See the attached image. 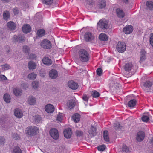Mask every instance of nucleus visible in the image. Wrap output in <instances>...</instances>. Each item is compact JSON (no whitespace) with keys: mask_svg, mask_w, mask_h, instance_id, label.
Returning <instances> with one entry per match:
<instances>
[{"mask_svg":"<svg viewBox=\"0 0 153 153\" xmlns=\"http://www.w3.org/2000/svg\"><path fill=\"white\" fill-rule=\"evenodd\" d=\"M78 53L79 60L81 62H86L89 60L90 55L88 52L85 49H80Z\"/></svg>","mask_w":153,"mask_h":153,"instance_id":"obj_1","label":"nucleus"},{"mask_svg":"<svg viewBox=\"0 0 153 153\" xmlns=\"http://www.w3.org/2000/svg\"><path fill=\"white\" fill-rule=\"evenodd\" d=\"M140 85L141 87L144 91L149 92L152 89L153 82L147 80L141 82Z\"/></svg>","mask_w":153,"mask_h":153,"instance_id":"obj_2","label":"nucleus"},{"mask_svg":"<svg viewBox=\"0 0 153 153\" xmlns=\"http://www.w3.org/2000/svg\"><path fill=\"white\" fill-rule=\"evenodd\" d=\"M27 131L28 134L31 136L36 135L39 131V129L37 127L33 126L29 127Z\"/></svg>","mask_w":153,"mask_h":153,"instance_id":"obj_3","label":"nucleus"},{"mask_svg":"<svg viewBox=\"0 0 153 153\" xmlns=\"http://www.w3.org/2000/svg\"><path fill=\"white\" fill-rule=\"evenodd\" d=\"M116 48L118 52L123 53L126 50V45L124 42L119 41L116 46Z\"/></svg>","mask_w":153,"mask_h":153,"instance_id":"obj_4","label":"nucleus"},{"mask_svg":"<svg viewBox=\"0 0 153 153\" xmlns=\"http://www.w3.org/2000/svg\"><path fill=\"white\" fill-rule=\"evenodd\" d=\"M40 45L42 48L45 49H49L52 47L51 42L47 39L43 40Z\"/></svg>","mask_w":153,"mask_h":153,"instance_id":"obj_5","label":"nucleus"},{"mask_svg":"<svg viewBox=\"0 0 153 153\" xmlns=\"http://www.w3.org/2000/svg\"><path fill=\"white\" fill-rule=\"evenodd\" d=\"M108 22L104 19L100 20L97 23L98 26L102 29H107L108 27Z\"/></svg>","mask_w":153,"mask_h":153,"instance_id":"obj_6","label":"nucleus"},{"mask_svg":"<svg viewBox=\"0 0 153 153\" xmlns=\"http://www.w3.org/2000/svg\"><path fill=\"white\" fill-rule=\"evenodd\" d=\"M94 36L90 32H87L85 34V40L87 42H90L94 40Z\"/></svg>","mask_w":153,"mask_h":153,"instance_id":"obj_7","label":"nucleus"},{"mask_svg":"<svg viewBox=\"0 0 153 153\" xmlns=\"http://www.w3.org/2000/svg\"><path fill=\"white\" fill-rule=\"evenodd\" d=\"M25 37L24 35H20L17 36L14 35L13 37V41L14 42H23L25 40Z\"/></svg>","mask_w":153,"mask_h":153,"instance_id":"obj_8","label":"nucleus"},{"mask_svg":"<svg viewBox=\"0 0 153 153\" xmlns=\"http://www.w3.org/2000/svg\"><path fill=\"white\" fill-rule=\"evenodd\" d=\"M51 136L55 139H57L59 137L58 130L55 128L51 129L50 131Z\"/></svg>","mask_w":153,"mask_h":153,"instance_id":"obj_9","label":"nucleus"},{"mask_svg":"<svg viewBox=\"0 0 153 153\" xmlns=\"http://www.w3.org/2000/svg\"><path fill=\"white\" fill-rule=\"evenodd\" d=\"M68 85L69 88L73 90H76L78 88V84L72 80L68 82Z\"/></svg>","mask_w":153,"mask_h":153,"instance_id":"obj_10","label":"nucleus"},{"mask_svg":"<svg viewBox=\"0 0 153 153\" xmlns=\"http://www.w3.org/2000/svg\"><path fill=\"white\" fill-rule=\"evenodd\" d=\"M71 129L70 128L65 129L64 131V137L67 138H70L71 137L72 134Z\"/></svg>","mask_w":153,"mask_h":153,"instance_id":"obj_11","label":"nucleus"},{"mask_svg":"<svg viewBox=\"0 0 153 153\" xmlns=\"http://www.w3.org/2000/svg\"><path fill=\"white\" fill-rule=\"evenodd\" d=\"M145 137V134L143 131L138 132L136 137V139L138 142H141L144 139Z\"/></svg>","mask_w":153,"mask_h":153,"instance_id":"obj_12","label":"nucleus"},{"mask_svg":"<svg viewBox=\"0 0 153 153\" xmlns=\"http://www.w3.org/2000/svg\"><path fill=\"white\" fill-rule=\"evenodd\" d=\"M45 109L47 112L51 113L54 112V108L53 105L51 104H48L45 106Z\"/></svg>","mask_w":153,"mask_h":153,"instance_id":"obj_13","label":"nucleus"},{"mask_svg":"<svg viewBox=\"0 0 153 153\" xmlns=\"http://www.w3.org/2000/svg\"><path fill=\"white\" fill-rule=\"evenodd\" d=\"M133 30V27L131 25H128L125 27L123 30V32L126 34L131 33Z\"/></svg>","mask_w":153,"mask_h":153,"instance_id":"obj_14","label":"nucleus"},{"mask_svg":"<svg viewBox=\"0 0 153 153\" xmlns=\"http://www.w3.org/2000/svg\"><path fill=\"white\" fill-rule=\"evenodd\" d=\"M49 75L51 79H55L58 76V72L56 70L52 69L49 71Z\"/></svg>","mask_w":153,"mask_h":153,"instance_id":"obj_15","label":"nucleus"},{"mask_svg":"<svg viewBox=\"0 0 153 153\" xmlns=\"http://www.w3.org/2000/svg\"><path fill=\"white\" fill-rule=\"evenodd\" d=\"M31 28L28 24H25L23 26L22 30L23 32L25 33H27L31 31Z\"/></svg>","mask_w":153,"mask_h":153,"instance_id":"obj_16","label":"nucleus"},{"mask_svg":"<svg viewBox=\"0 0 153 153\" xmlns=\"http://www.w3.org/2000/svg\"><path fill=\"white\" fill-rule=\"evenodd\" d=\"M116 13L117 16L120 18H123L125 13L123 10L120 8H117L116 10Z\"/></svg>","mask_w":153,"mask_h":153,"instance_id":"obj_17","label":"nucleus"},{"mask_svg":"<svg viewBox=\"0 0 153 153\" xmlns=\"http://www.w3.org/2000/svg\"><path fill=\"white\" fill-rule=\"evenodd\" d=\"M7 28L11 30H15L16 27V24L12 21L8 22L7 23Z\"/></svg>","mask_w":153,"mask_h":153,"instance_id":"obj_18","label":"nucleus"},{"mask_svg":"<svg viewBox=\"0 0 153 153\" xmlns=\"http://www.w3.org/2000/svg\"><path fill=\"white\" fill-rule=\"evenodd\" d=\"M96 128L93 126H92L88 131V133L90 136H94L96 134Z\"/></svg>","mask_w":153,"mask_h":153,"instance_id":"obj_19","label":"nucleus"},{"mask_svg":"<svg viewBox=\"0 0 153 153\" xmlns=\"http://www.w3.org/2000/svg\"><path fill=\"white\" fill-rule=\"evenodd\" d=\"M14 114L16 117L19 118H21L23 116L22 111L20 109L18 108L16 109L15 110Z\"/></svg>","mask_w":153,"mask_h":153,"instance_id":"obj_20","label":"nucleus"},{"mask_svg":"<svg viewBox=\"0 0 153 153\" xmlns=\"http://www.w3.org/2000/svg\"><path fill=\"white\" fill-rule=\"evenodd\" d=\"M42 62L44 64L47 65H50L52 64V61L48 57H45L42 59Z\"/></svg>","mask_w":153,"mask_h":153,"instance_id":"obj_21","label":"nucleus"},{"mask_svg":"<svg viewBox=\"0 0 153 153\" xmlns=\"http://www.w3.org/2000/svg\"><path fill=\"white\" fill-rule=\"evenodd\" d=\"M72 118L75 122L77 123L80 120V116L79 114L76 113L74 114Z\"/></svg>","mask_w":153,"mask_h":153,"instance_id":"obj_22","label":"nucleus"},{"mask_svg":"<svg viewBox=\"0 0 153 153\" xmlns=\"http://www.w3.org/2000/svg\"><path fill=\"white\" fill-rule=\"evenodd\" d=\"M146 52L144 50L142 49L141 50V56L140 57V63H141L142 62L144 61L146 59Z\"/></svg>","mask_w":153,"mask_h":153,"instance_id":"obj_23","label":"nucleus"},{"mask_svg":"<svg viewBox=\"0 0 153 153\" xmlns=\"http://www.w3.org/2000/svg\"><path fill=\"white\" fill-rule=\"evenodd\" d=\"M137 101L135 99H133L131 100L128 103V106L131 108H133L136 104Z\"/></svg>","mask_w":153,"mask_h":153,"instance_id":"obj_24","label":"nucleus"},{"mask_svg":"<svg viewBox=\"0 0 153 153\" xmlns=\"http://www.w3.org/2000/svg\"><path fill=\"white\" fill-rule=\"evenodd\" d=\"M106 5V1L105 0H100L98 4L99 7L100 9L105 8Z\"/></svg>","mask_w":153,"mask_h":153,"instance_id":"obj_25","label":"nucleus"},{"mask_svg":"<svg viewBox=\"0 0 153 153\" xmlns=\"http://www.w3.org/2000/svg\"><path fill=\"white\" fill-rule=\"evenodd\" d=\"M28 68L30 70L35 69L36 67V64L33 61H30L28 62Z\"/></svg>","mask_w":153,"mask_h":153,"instance_id":"obj_26","label":"nucleus"},{"mask_svg":"<svg viewBox=\"0 0 153 153\" xmlns=\"http://www.w3.org/2000/svg\"><path fill=\"white\" fill-rule=\"evenodd\" d=\"M132 65L131 63L126 64L124 66V69L125 71H129L131 70Z\"/></svg>","mask_w":153,"mask_h":153,"instance_id":"obj_27","label":"nucleus"},{"mask_svg":"<svg viewBox=\"0 0 153 153\" xmlns=\"http://www.w3.org/2000/svg\"><path fill=\"white\" fill-rule=\"evenodd\" d=\"M99 38L100 40L103 41H106L108 39L107 36L104 33L100 34L99 36Z\"/></svg>","mask_w":153,"mask_h":153,"instance_id":"obj_28","label":"nucleus"},{"mask_svg":"<svg viewBox=\"0 0 153 153\" xmlns=\"http://www.w3.org/2000/svg\"><path fill=\"white\" fill-rule=\"evenodd\" d=\"M147 9L150 10H153V2L149 1L146 3Z\"/></svg>","mask_w":153,"mask_h":153,"instance_id":"obj_29","label":"nucleus"},{"mask_svg":"<svg viewBox=\"0 0 153 153\" xmlns=\"http://www.w3.org/2000/svg\"><path fill=\"white\" fill-rule=\"evenodd\" d=\"M28 102L30 105H33L36 102L35 98L33 96L30 97L28 98Z\"/></svg>","mask_w":153,"mask_h":153,"instance_id":"obj_30","label":"nucleus"},{"mask_svg":"<svg viewBox=\"0 0 153 153\" xmlns=\"http://www.w3.org/2000/svg\"><path fill=\"white\" fill-rule=\"evenodd\" d=\"M103 137L105 141L107 142L109 141L108 133L107 131H104L103 132Z\"/></svg>","mask_w":153,"mask_h":153,"instance_id":"obj_31","label":"nucleus"},{"mask_svg":"<svg viewBox=\"0 0 153 153\" xmlns=\"http://www.w3.org/2000/svg\"><path fill=\"white\" fill-rule=\"evenodd\" d=\"M13 93L15 95L18 96L21 94L22 90L18 88H15L13 90Z\"/></svg>","mask_w":153,"mask_h":153,"instance_id":"obj_32","label":"nucleus"},{"mask_svg":"<svg viewBox=\"0 0 153 153\" xmlns=\"http://www.w3.org/2000/svg\"><path fill=\"white\" fill-rule=\"evenodd\" d=\"M37 33L38 36L42 37L45 34V31L44 30L40 29L37 31Z\"/></svg>","mask_w":153,"mask_h":153,"instance_id":"obj_33","label":"nucleus"},{"mask_svg":"<svg viewBox=\"0 0 153 153\" xmlns=\"http://www.w3.org/2000/svg\"><path fill=\"white\" fill-rule=\"evenodd\" d=\"M4 100L7 103H9L10 102V96L7 94H4L3 97Z\"/></svg>","mask_w":153,"mask_h":153,"instance_id":"obj_34","label":"nucleus"},{"mask_svg":"<svg viewBox=\"0 0 153 153\" xmlns=\"http://www.w3.org/2000/svg\"><path fill=\"white\" fill-rule=\"evenodd\" d=\"M75 105V102L74 100H70L69 101V104H68L67 106L70 109L73 108Z\"/></svg>","mask_w":153,"mask_h":153,"instance_id":"obj_35","label":"nucleus"},{"mask_svg":"<svg viewBox=\"0 0 153 153\" xmlns=\"http://www.w3.org/2000/svg\"><path fill=\"white\" fill-rule=\"evenodd\" d=\"M3 18L4 19L7 20L10 17L9 12L7 11H5L3 14Z\"/></svg>","mask_w":153,"mask_h":153,"instance_id":"obj_36","label":"nucleus"},{"mask_svg":"<svg viewBox=\"0 0 153 153\" xmlns=\"http://www.w3.org/2000/svg\"><path fill=\"white\" fill-rule=\"evenodd\" d=\"M32 119L35 123H37L41 120V118L39 115H37L33 116Z\"/></svg>","mask_w":153,"mask_h":153,"instance_id":"obj_37","label":"nucleus"},{"mask_svg":"<svg viewBox=\"0 0 153 153\" xmlns=\"http://www.w3.org/2000/svg\"><path fill=\"white\" fill-rule=\"evenodd\" d=\"M22 151L20 148L17 146L15 147L13 149V153H22Z\"/></svg>","mask_w":153,"mask_h":153,"instance_id":"obj_38","label":"nucleus"},{"mask_svg":"<svg viewBox=\"0 0 153 153\" xmlns=\"http://www.w3.org/2000/svg\"><path fill=\"white\" fill-rule=\"evenodd\" d=\"M37 74L34 73H31L28 75V78L30 79H34L36 77Z\"/></svg>","mask_w":153,"mask_h":153,"instance_id":"obj_39","label":"nucleus"},{"mask_svg":"<svg viewBox=\"0 0 153 153\" xmlns=\"http://www.w3.org/2000/svg\"><path fill=\"white\" fill-rule=\"evenodd\" d=\"M114 126L116 130H119L120 129V127H121L119 123L118 122H116L114 124Z\"/></svg>","mask_w":153,"mask_h":153,"instance_id":"obj_40","label":"nucleus"},{"mask_svg":"<svg viewBox=\"0 0 153 153\" xmlns=\"http://www.w3.org/2000/svg\"><path fill=\"white\" fill-rule=\"evenodd\" d=\"M105 148L106 146L105 145H100L97 147L98 150L100 151H104Z\"/></svg>","mask_w":153,"mask_h":153,"instance_id":"obj_41","label":"nucleus"},{"mask_svg":"<svg viewBox=\"0 0 153 153\" xmlns=\"http://www.w3.org/2000/svg\"><path fill=\"white\" fill-rule=\"evenodd\" d=\"M91 94L93 97L94 98L100 96L99 93L96 91H92V93Z\"/></svg>","mask_w":153,"mask_h":153,"instance_id":"obj_42","label":"nucleus"},{"mask_svg":"<svg viewBox=\"0 0 153 153\" xmlns=\"http://www.w3.org/2000/svg\"><path fill=\"white\" fill-rule=\"evenodd\" d=\"M149 118L148 116L146 115H143L142 117V120L144 122H147L149 120Z\"/></svg>","mask_w":153,"mask_h":153,"instance_id":"obj_43","label":"nucleus"},{"mask_svg":"<svg viewBox=\"0 0 153 153\" xmlns=\"http://www.w3.org/2000/svg\"><path fill=\"white\" fill-rule=\"evenodd\" d=\"M102 70L100 68H98L96 70L97 74L99 76H101L102 74Z\"/></svg>","mask_w":153,"mask_h":153,"instance_id":"obj_44","label":"nucleus"},{"mask_svg":"<svg viewBox=\"0 0 153 153\" xmlns=\"http://www.w3.org/2000/svg\"><path fill=\"white\" fill-rule=\"evenodd\" d=\"M75 134L77 136H81L83 134V132L81 130H77L75 132Z\"/></svg>","mask_w":153,"mask_h":153,"instance_id":"obj_45","label":"nucleus"},{"mask_svg":"<svg viewBox=\"0 0 153 153\" xmlns=\"http://www.w3.org/2000/svg\"><path fill=\"white\" fill-rule=\"evenodd\" d=\"M23 51L25 53H27L29 52V51H30V49L29 47L28 46H24L23 47Z\"/></svg>","mask_w":153,"mask_h":153,"instance_id":"obj_46","label":"nucleus"},{"mask_svg":"<svg viewBox=\"0 0 153 153\" xmlns=\"http://www.w3.org/2000/svg\"><path fill=\"white\" fill-rule=\"evenodd\" d=\"M53 0H43V2L47 5H51L53 2Z\"/></svg>","mask_w":153,"mask_h":153,"instance_id":"obj_47","label":"nucleus"},{"mask_svg":"<svg viewBox=\"0 0 153 153\" xmlns=\"http://www.w3.org/2000/svg\"><path fill=\"white\" fill-rule=\"evenodd\" d=\"M122 151L127 152L129 151V148L126 145H123L122 147Z\"/></svg>","mask_w":153,"mask_h":153,"instance_id":"obj_48","label":"nucleus"},{"mask_svg":"<svg viewBox=\"0 0 153 153\" xmlns=\"http://www.w3.org/2000/svg\"><path fill=\"white\" fill-rule=\"evenodd\" d=\"M4 69V70H7L10 69V66L7 64H5L4 65L1 66Z\"/></svg>","mask_w":153,"mask_h":153,"instance_id":"obj_49","label":"nucleus"},{"mask_svg":"<svg viewBox=\"0 0 153 153\" xmlns=\"http://www.w3.org/2000/svg\"><path fill=\"white\" fill-rule=\"evenodd\" d=\"M38 83L37 82H34L32 83L33 88L34 89H36L38 86Z\"/></svg>","mask_w":153,"mask_h":153,"instance_id":"obj_50","label":"nucleus"},{"mask_svg":"<svg viewBox=\"0 0 153 153\" xmlns=\"http://www.w3.org/2000/svg\"><path fill=\"white\" fill-rule=\"evenodd\" d=\"M62 120V116L61 114H58L56 120L61 122Z\"/></svg>","mask_w":153,"mask_h":153,"instance_id":"obj_51","label":"nucleus"},{"mask_svg":"<svg viewBox=\"0 0 153 153\" xmlns=\"http://www.w3.org/2000/svg\"><path fill=\"white\" fill-rule=\"evenodd\" d=\"M13 10L15 15L18 14L19 13V10L18 8L16 7L14 8L13 9Z\"/></svg>","mask_w":153,"mask_h":153,"instance_id":"obj_52","label":"nucleus"},{"mask_svg":"<svg viewBox=\"0 0 153 153\" xmlns=\"http://www.w3.org/2000/svg\"><path fill=\"white\" fill-rule=\"evenodd\" d=\"M150 43L151 45L153 47V33H151V36L150 39Z\"/></svg>","mask_w":153,"mask_h":153,"instance_id":"obj_53","label":"nucleus"},{"mask_svg":"<svg viewBox=\"0 0 153 153\" xmlns=\"http://www.w3.org/2000/svg\"><path fill=\"white\" fill-rule=\"evenodd\" d=\"M82 99L83 101L87 102L89 98L86 94H84L82 97Z\"/></svg>","mask_w":153,"mask_h":153,"instance_id":"obj_54","label":"nucleus"},{"mask_svg":"<svg viewBox=\"0 0 153 153\" xmlns=\"http://www.w3.org/2000/svg\"><path fill=\"white\" fill-rule=\"evenodd\" d=\"M36 58V56L35 54H32L29 56L28 58L30 59H34Z\"/></svg>","mask_w":153,"mask_h":153,"instance_id":"obj_55","label":"nucleus"},{"mask_svg":"<svg viewBox=\"0 0 153 153\" xmlns=\"http://www.w3.org/2000/svg\"><path fill=\"white\" fill-rule=\"evenodd\" d=\"M5 139L3 137H0V144H4L5 142Z\"/></svg>","mask_w":153,"mask_h":153,"instance_id":"obj_56","label":"nucleus"},{"mask_svg":"<svg viewBox=\"0 0 153 153\" xmlns=\"http://www.w3.org/2000/svg\"><path fill=\"white\" fill-rule=\"evenodd\" d=\"M0 77L1 79L4 80H6L7 79L6 76L4 75H1L0 76Z\"/></svg>","mask_w":153,"mask_h":153,"instance_id":"obj_57","label":"nucleus"},{"mask_svg":"<svg viewBox=\"0 0 153 153\" xmlns=\"http://www.w3.org/2000/svg\"><path fill=\"white\" fill-rule=\"evenodd\" d=\"M14 138L15 140H19L20 139V137L19 136L17 135L14 137Z\"/></svg>","mask_w":153,"mask_h":153,"instance_id":"obj_58","label":"nucleus"},{"mask_svg":"<svg viewBox=\"0 0 153 153\" xmlns=\"http://www.w3.org/2000/svg\"><path fill=\"white\" fill-rule=\"evenodd\" d=\"M125 4H128V0H122Z\"/></svg>","mask_w":153,"mask_h":153,"instance_id":"obj_59","label":"nucleus"},{"mask_svg":"<svg viewBox=\"0 0 153 153\" xmlns=\"http://www.w3.org/2000/svg\"><path fill=\"white\" fill-rule=\"evenodd\" d=\"M150 143H152L153 144V137L150 140Z\"/></svg>","mask_w":153,"mask_h":153,"instance_id":"obj_60","label":"nucleus"},{"mask_svg":"<svg viewBox=\"0 0 153 153\" xmlns=\"http://www.w3.org/2000/svg\"><path fill=\"white\" fill-rule=\"evenodd\" d=\"M2 1L8 2L9 1V0H1Z\"/></svg>","mask_w":153,"mask_h":153,"instance_id":"obj_61","label":"nucleus"},{"mask_svg":"<svg viewBox=\"0 0 153 153\" xmlns=\"http://www.w3.org/2000/svg\"><path fill=\"white\" fill-rule=\"evenodd\" d=\"M93 3V1H91V2L90 3L91 4H92V3Z\"/></svg>","mask_w":153,"mask_h":153,"instance_id":"obj_62","label":"nucleus"}]
</instances>
